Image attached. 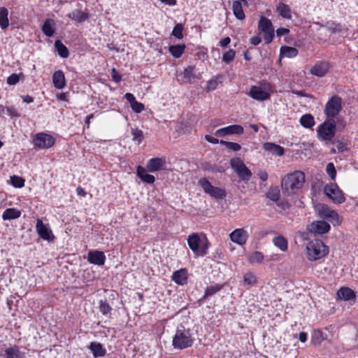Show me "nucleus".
Returning <instances> with one entry per match:
<instances>
[{
	"mask_svg": "<svg viewBox=\"0 0 358 358\" xmlns=\"http://www.w3.org/2000/svg\"><path fill=\"white\" fill-rule=\"evenodd\" d=\"M68 17L73 20L78 22H82L88 19L89 15L87 13L83 12L80 10L73 11L68 14Z\"/></svg>",
	"mask_w": 358,
	"mask_h": 358,
	"instance_id": "obj_30",
	"label": "nucleus"
},
{
	"mask_svg": "<svg viewBox=\"0 0 358 358\" xmlns=\"http://www.w3.org/2000/svg\"><path fill=\"white\" fill-rule=\"evenodd\" d=\"M173 280L178 285H185L187 281V273L185 269L176 271L173 273Z\"/></svg>",
	"mask_w": 358,
	"mask_h": 358,
	"instance_id": "obj_22",
	"label": "nucleus"
},
{
	"mask_svg": "<svg viewBox=\"0 0 358 358\" xmlns=\"http://www.w3.org/2000/svg\"><path fill=\"white\" fill-rule=\"evenodd\" d=\"M222 286L220 285H215L213 286L208 287L205 291L204 297H208L209 296H212L213 294L217 293L222 289Z\"/></svg>",
	"mask_w": 358,
	"mask_h": 358,
	"instance_id": "obj_46",
	"label": "nucleus"
},
{
	"mask_svg": "<svg viewBox=\"0 0 358 358\" xmlns=\"http://www.w3.org/2000/svg\"><path fill=\"white\" fill-rule=\"evenodd\" d=\"M264 148L269 153L277 156H282L284 155V148L280 145L273 143H265L264 144Z\"/></svg>",
	"mask_w": 358,
	"mask_h": 358,
	"instance_id": "obj_23",
	"label": "nucleus"
},
{
	"mask_svg": "<svg viewBox=\"0 0 358 358\" xmlns=\"http://www.w3.org/2000/svg\"><path fill=\"white\" fill-rule=\"evenodd\" d=\"M273 243L282 252H285L287 250V241L282 236H278L274 237L273 238Z\"/></svg>",
	"mask_w": 358,
	"mask_h": 358,
	"instance_id": "obj_33",
	"label": "nucleus"
},
{
	"mask_svg": "<svg viewBox=\"0 0 358 358\" xmlns=\"http://www.w3.org/2000/svg\"><path fill=\"white\" fill-rule=\"evenodd\" d=\"M330 69V64L327 62H319L316 63L311 69L310 73L317 77L325 76Z\"/></svg>",
	"mask_w": 358,
	"mask_h": 358,
	"instance_id": "obj_17",
	"label": "nucleus"
},
{
	"mask_svg": "<svg viewBox=\"0 0 358 358\" xmlns=\"http://www.w3.org/2000/svg\"><path fill=\"white\" fill-rule=\"evenodd\" d=\"M76 192L78 196L85 197L87 195V192L81 187H78Z\"/></svg>",
	"mask_w": 358,
	"mask_h": 358,
	"instance_id": "obj_62",
	"label": "nucleus"
},
{
	"mask_svg": "<svg viewBox=\"0 0 358 358\" xmlns=\"http://www.w3.org/2000/svg\"><path fill=\"white\" fill-rule=\"evenodd\" d=\"M320 213L324 215L326 217H329L332 220L336 221L337 223H339V216L338 213L333 210H331L327 206L322 205L321 208L319 210Z\"/></svg>",
	"mask_w": 358,
	"mask_h": 358,
	"instance_id": "obj_27",
	"label": "nucleus"
},
{
	"mask_svg": "<svg viewBox=\"0 0 358 358\" xmlns=\"http://www.w3.org/2000/svg\"><path fill=\"white\" fill-rule=\"evenodd\" d=\"M218 85V81L216 78L209 80L206 85L205 90L208 92L215 90Z\"/></svg>",
	"mask_w": 358,
	"mask_h": 358,
	"instance_id": "obj_50",
	"label": "nucleus"
},
{
	"mask_svg": "<svg viewBox=\"0 0 358 358\" xmlns=\"http://www.w3.org/2000/svg\"><path fill=\"white\" fill-rule=\"evenodd\" d=\"M124 98L127 99V101L128 102H129V103H130V105H131V104H132V103H134V101H136V98L134 97V96L132 94H131V93H127V94H125V95H124Z\"/></svg>",
	"mask_w": 358,
	"mask_h": 358,
	"instance_id": "obj_57",
	"label": "nucleus"
},
{
	"mask_svg": "<svg viewBox=\"0 0 358 358\" xmlns=\"http://www.w3.org/2000/svg\"><path fill=\"white\" fill-rule=\"evenodd\" d=\"M328 252L327 247L318 239L310 241L306 245V256L310 261H316Z\"/></svg>",
	"mask_w": 358,
	"mask_h": 358,
	"instance_id": "obj_2",
	"label": "nucleus"
},
{
	"mask_svg": "<svg viewBox=\"0 0 358 358\" xmlns=\"http://www.w3.org/2000/svg\"><path fill=\"white\" fill-rule=\"evenodd\" d=\"M100 312L106 316H109L111 314L112 308L109 303L105 300H101L99 301V306Z\"/></svg>",
	"mask_w": 358,
	"mask_h": 358,
	"instance_id": "obj_40",
	"label": "nucleus"
},
{
	"mask_svg": "<svg viewBox=\"0 0 358 358\" xmlns=\"http://www.w3.org/2000/svg\"><path fill=\"white\" fill-rule=\"evenodd\" d=\"M233 13L236 17L243 20L245 19V13L243 10L242 4L239 1H234L232 5Z\"/></svg>",
	"mask_w": 358,
	"mask_h": 358,
	"instance_id": "obj_34",
	"label": "nucleus"
},
{
	"mask_svg": "<svg viewBox=\"0 0 358 358\" xmlns=\"http://www.w3.org/2000/svg\"><path fill=\"white\" fill-rule=\"evenodd\" d=\"M205 139L209 142V143H213V144H217L218 143H220L219 140L215 137H213L210 135H206L205 136Z\"/></svg>",
	"mask_w": 358,
	"mask_h": 358,
	"instance_id": "obj_58",
	"label": "nucleus"
},
{
	"mask_svg": "<svg viewBox=\"0 0 358 358\" xmlns=\"http://www.w3.org/2000/svg\"><path fill=\"white\" fill-rule=\"evenodd\" d=\"M337 295L339 299L348 301L355 298V292L348 287H341L337 292Z\"/></svg>",
	"mask_w": 358,
	"mask_h": 358,
	"instance_id": "obj_25",
	"label": "nucleus"
},
{
	"mask_svg": "<svg viewBox=\"0 0 358 358\" xmlns=\"http://www.w3.org/2000/svg\"><path fill=\"white\" fill-rule=\"evenodd\" d=\"M280 194V189L278 187H271L267 192L266 196L269 199L273 201H276L279 199Z\"/></svg>",
	"mask_w": 358,
	"mask_h": 358,
	"instance_id": "obj_42",
	"label": "nucleus"
},
{
	"mask_svg": "<svg viewBox=\"0 0 358 358\" xmlns=\"http://www.w3.org/2000/svg\"><path fill=\"white\" fill-rule=\"evenodd\" d=\"M326 171L332 180H335L336 171L335 169L334 165L332 163L327 164Z\"/></svg>",
	"mask_w": 358,
	"mask_h": 358,
	"instance_id": "obj_52",
	"label": "nucleus"
},
{
	"mask_svg": "<svg viewBox=\"0 0 358 358\" xmlns=\"http://www.w3.org/2000/svg\"><path fill=\"white\" fill-rule=\"evenodd\" d=\"M90 348L95 357L103 356L106 354V350L99 343L92 342Z\"/></svg>",
	"mask_w": 358,
	"mask_h": 358,
	"instance_id": "obj_36",
	"label": "nucleus"
},
{
	"mask_svg": "<svg viewBox=\"0 0 358 358\" xmlns=\"http://www.w3.org/2000/svg\"><path fill=\"white\" fill-rule=\"evenodd\" d=\"M220 143L225 145L227 148L232 150L234 151H238L241 150V145L237 143L234 142H227L223 140L220 141Z\"/></svg>",
	"mask_w": 358,
	"mask_h": 358,
	"instance_id": "obj_48",
	"label": "nucleus"
},
{
	"mask_svg": "<svg viewBox=\"0 0 358 358\" xmlns=\"http://www.w3.org/2000/svg\"><path fill=\"white\" fill-rule=\"evenodd\" d=\"M168 164L164 157H155L150 159L147 163V169L150 172L162 170H169Z\"/></svg>",
	"mask_w": 358,
	"mask_h": 358,
	"instance_id": "obj_11",
	"label": "nucleus"
},
{
	"mask_svg": "<svg viewBox=\"0 0 358 358\" xmlns=\"http://www.w3.org/2000/svg\"><path fill=\"white\" fill-rule=\"evenodd\" d=\"M137 175L143 182L148 184H152L155 180V177L148 173L146 170L141 166L137 168Z\"/></svg>",
	"mask_w": 358,
	"mask_h": 358,
	"instance_id": "obj_26",
	"label": "nucleus"
},
{
	"mask_svg": "<svg viewBox=\"0 0 358 358\" xmlns=\"http://www.w3.org/2000/svg\"><path fill=\"white\" fill-rule=\"evenodd\" d=\"M6 358H24V354L17 346L7 348L4 354Z\"/></svg>",
	"mask_w": 358,
	"mask_h": 358,
	"instance_id": "obj_28",
	"label": "nucleus"
},
{
	"mask_svg": "<svg viewBox=\"0 0 358 358\" xmlns=\"http://www.w3.org/2000/svg\"><path fill=\"white\" fill-rule=\"evenodd\" d=\"M335 129V121L333 119H330L327 121H325L322 125L319 127L317 132L318 135L324 141H329L334 136Z\"/></svg>",
	"mask_w": 358,
	"mask_h": 358,
	"instance_id": "obj_8",
	"label": "nucleus"
},
{
	"mask_svg": "<svg viewBox=\"0 0 358 358\" xmlns=\"http://www.w3.org/2000/svg\"><path fill=\"white\" fill-rule=\"evenodd\" d=\"M230 164L233 170L242 180L248 181L250 179L252 172L240 158L236 157L231 159Z\"/></svg>",
	"mask_w": 358,
	"mask_h": 358,
	"instance_id": "obj_5",
	"label": "nucleus"
},
{
	"mask_svg": "<svg viewBox=\"0 0 358 358\" xmlns=\"http://www.w3.org/2000/svg\"><path fill=\"white\" fill-rule=\"evenodd\" d=\"M308 229L311 233L322 234L329 231L330 225L325 221H315L313 222Z\"/></svg>",
	"mask_w": 358,
	"mask_h": 358,
	"instance_id": "obj_15",
	"label": "nucleus"
},
{
	"mask_svg": "<svg viewBox=\"0 0 358 358\" xmlns=\"http://www.w3.org/2000/svg\"><path fill=\"white\" fill-rule=\"evenodd\" d=\"M305 182V175L301 171H296L286 175L282 180V191L287 195L294 194Z\"/></svg>",
	"mask_w": 358,
	"mask_h": 358,
	"instance_id": "obj_1",
	"label": "nucleus"
},
{
	"mask_svg": "<svg viewBox=\"0 0 358 358\" xmlns=\"http://www.w3.org/2000/svg\"><path fill=\"white\" fill-rule=\"evenodd\" d=\"M185 49V44H178V45H171L169 47V52L174 57L179 58L184 52Z\"/></svg>",
	"mask_w": 358,
	"mask_h": 358,
	"instance_id": "obj_37",
	"label": "nucleus"
},
{
	"mask_svg": "<svg viewBox=\"0 0 358 358\" xmlns=\"http://www.w3.org/2000/svg\"><path fill=\"white\" fill-rule=\"evenodd\" d=\"M325 194L335 203H342L345 199L342 190L336 183H330L324 188Z\"/></svg>",
	"mask_w": 358,
	"mask_h": 358,
	"instance_id": "obj_6",
	"label": "nucleus"
},
{
	"mask_svg": "<svg viewBox=\"0 0 358 358\" xmlns=\"http://www.w3.org/2000/svg\"><path fill=\"white\" fill-rule=\"evenodd\" d=\"M230 239L232 242L243 245L248 238V234L246 230L243 228H239L234 230L229 235Z\"/></svg>",
	"mask_w": 358,
	"mask_h": 358,
	"instance_id": "obj_13",
	"label": "nucleus"
},
{
	"mask_svg": "<svg viewBox=\"0 0 358 358\" xmlns=\"http://www.w3.org/2000/svg\"><path fill=\"white\" fill-rule=\"evenodd\" d=\"M19 81V76L16 73H13L7 78V83L10 85H13Z\"/></svg>",
	"mask_w": 358,
	"mask_h": 358,
	"instance_id": "obj_54",
	"label": "nucleus"
},
{
	"mask_svg": "<svg viewBox=\"0 0 358 358\" xmlns=\"http://www.w3.org/2000/svg\"><path fill=\"white\" fill-rule=\"evenodd\" d=\"M55 46L61 57L66 58L69 57V52L67 48L59 40L55 41Z\"/></svg>",
	"mask_w": 358,
	"mask_h": 358,
	"instance_id": "obj_38",
	"label": "nucleus"
},
{
	"mask_svg": "<svg viewBox=\"0 0 358 358\" xmlns=\"http://www.w3.org/2000/svg\"><path fill=\"white\" fill-rule=\"evenodd\" d=\"M199 184L206 194H208L213 198L221 199L226 196V193L224 189L213 186L206 178H201L199 181Z\"/></svg>",
	"mask_w": 358,
	"mask_h": 358,
	"instance_id": "obj_9",
	"label": "nucleus"
},
{
	"mask_svg": "<svg viewBox=\"0 0 358 358\" xmlns=\"http://www.w3.org/2000/svg\"><path fill=\"white\" fill-rule=\"evenodd\" d=\"M182 29V25L181 24H177L172 31V35L176 36L177 38H182L183 37Z\"/></svg>",
	"mask_w": 358,
	"mask_h": 358,
	"instance_id": "obj_51",
	"label": "nucleus"
},
{
	"mask_svg": "<svg viewBox=\"0 0 358 358\" xmlns=\"http://www.w3.org/2000/svg\"><path fill=\"white\" fill-rule=\"evenodd\" d=\"M8 10L5 7H0V27L6 29L9 25Z\"/></svg>",
	"mask_w": 358,
	"mask_h": 358,
	"instance_id": "obj_35",
	"label": "nucleus"
},
{
	"mask_svg": "<svg viewBox=\"0 0 358 358\" xmlns=\"http://www.w3.org/2000/svg\"><path fill=\"white\" fill-rule=\"evenodd\" d=\"M298 55V50L296 48L289 46H282L280 48V57H285L288 58L295 57Z\"/></svg>",
	"mask_w": 358,
	"mask_h": 358,
	"instance_id": "obj_32",
	"label": "nucleus"
},
{
	"mask_svg": "<svg viewBox=\"0 0 358 358\" xmlns=\"http://www.w3.org/2000/svg\"><path fill=\"white\" fill-rule=\"evenodd\" d=\"M258 176L262 181H266L268 179V173L265 171H259Z\"/></svg>",
	"mask_w": 358,
	"mask_h": 358,
	"instance_id": "obj_59",
	"label": "nucleus"
},
{
	"mask_svg": "<svg viewBox=\"0 0 358 358\" xmlns=\"http://www.w3.org/2000/svg\"><path fill=\"white\" fill-rule=\"evenodd\" d=\"M182 74L187 83H192L196 79L201 78V73L198 72L196 68L192 66L185 68Z\"/></svg>",
	"mask_w": 358,
	"mask_h": 358,
	"instance_id": "obj_20",
	"label": "nucleus"
},
{
	"mask_svg": "<svg viewBox=\"0 0 358 358\" xmlns=\"http://www.w3.org/2000/svg\"><path fill=\"white\" fill-rule=\"evenodd\" d=\"M112 78L113 80L117 83L121 80V76L114 68L112 69Z\"/></svg>",
	"mask_w": 358,
	"mask_h": 358,
	"instance_id": "obj_55",
	"label": "nucleus"
},
{
	"mask_svg": "<svg viewBox=\"0 0 358 358\" xmlns=\"http://www.w3.org/2000/svg\"><path fill=\"white\" fill-rule=\"evenodd\" d=\"M236 52L234 50L230 49L227 52L223 54L222 60L227 64L232 62L235 57Z\"/></svg>",
	"mask_w": 358,
	"mask_h": 358,
	"instance_id": "obj_47",
	"label": "nucleus"
},
{
	"mask_svg": "<svg viewBox=\"0 0 358 358\" xmlns=\"http://www.w3.org/2000/svg\"><path fill=\"white\" fill-rule=\"evenodd\" d=\"M87 260L91 264L102 266L106 261L104 253L99 250H93L88 252Z\"/></svg>",
	"mask_w": 358,
	"mask_h": 358,
	"instance_id": "obj_19",
	"label": "nucleus"
},
{
	"mask_svg": "<svg viewBox=\"0 0 358 358\" xmlns=\"http://www.w3.org/2000/svg\"><path fill=\"white\" fill-rule=\"evenodd\" d=\"M248 94L253 99L257 101L267 100L270 97V94L258 86H252Z\"/></svg>",
	"mask_w": 358,
	"mask_h": 358,
	"instance_id": "obj_18",
	"label": "nucleus"
},
{
	"mask_svg": "<svg viewBox=\"0 0 358 358\" xmlns=\"http://www.w3.org/2000/svg\"><path fill=\"white\" fill-rule=\"evenodd\" d=\"M52 82L55 88L61 90L65 87L66 81L64 73L61 71H57L53 73Z\"/></svg>",
	"mask_w": 358,
	"mask_h": 358,
	"instance_id": "obj_21",
	"label": "nucleus"
},
{
	"mask_svg": "<svg viewBox=\"0 0 358 358\" xmlns=\"http://www.w3.org/2000/svg\"><path fill=\"white\" fill-rule=\"evenodd\" d=\"M36 228L40 237L43 239L50 241L54 238V236L52 235L51 230L48 226L43 224L41 220H37Z\"/></svg>",
	"mask_w": 358,
	"mask_h": 358,
	"instance_id": "obj_16",
	"label": "nucleus"
},
{
	"mask_svg": "<svg viewBox=\"0 0 358 358\" xmlns=\"http://www.w3.org/2000/svg\"><path fill=\"white\" fill-rule=\"evenodd\" d=\"M131 107L132 110L137 113H141L145 108L144 105L137 101L132 103Z\"/></svg>",
	"mask_w": 358,
	"mask_h": 358,
	"instance_id": "obj_53",
	"label": "nucleus"
},
{
	"mask_svg": "<svg viewBox=\"0 0 358 358\" xmlns=\"http://www.w3.org/2000/svg\"><path fill=\"white\" fill-rule=\"evenodd\" d=\"M55 22L51 19H47L42 26V31L47 36H53L55 29L54 28Z\"/></svg>",
	"mask_w": 358,
	"mask_h": 358,
	"instance_id": "obj_31",
	"label": "nucleus"
},
{
	"mask_svg": "<svg viewBox=\"0 0 358 358\" xmlns=\"http://www.w3.org/2000/svg\"><path fill=\"white\" fill-rule=\"evenodd\" d=\"M243 131L242 126L233 124L217 130L215 135L217 137H224L229 134H241L243 133Z\"/></svg>",
	"mask_w": 358,
	"mask_h": 358,
	"instance_id": "obj_14",
	"label": "nucleus"
},
{
	"mask_svg": "<svg viewBox=\"0 0 358 358\" xmlns=\"http://www.w3.org/2000/svg\"><path fill=\"white\" fill-rule=\"evenodd\" d=\"M34 145L41 149H47L55 143V139L48 134H38L34 139Z\"/></svg>",
	"mask_w": 358,
	"mask_h": 358,
	"instance_id": "obj_12",
	"label": "nucleus"
},
{
	"mask_svg": "<svg viewBox=\"0 0 358 358\" xmlns=\"http://www.w3.org/2000/svg\"><path fill=\"white\" fill-rule=\"evenodd\" d=\"M193 343V339L191 337L189 330L178 329L173 338V346L176 349H185L191 347Z\"/></svg>",
	"mask_w": 358,
	"mask_h": 358,
	"instance_id": "obj_4",
	"label": "nucleus"
},
{
	"mask_svg": "<svg viewBox=\"0 0 358 358\" xmlns=\"http://www.w3.org/2000/svg\"><path fill=\"white\" fill-rule=\"evenodd\" d=\"M22 215L20 210L15 208H9L5 210L2 214L3 220H10L19 218Z\"/></svg>",
	"mask_w": 358,
	"mask_h": 358,
	"instance_id": "obj_24",
	"label": "nucleus"
},
{
	"mask_svg": "<svg viewBox=\"0 0 358 358\" xmlns=\"http://www.w3.org/2000/svg\"><path fill=\"white\" fill-rule=\"evenodd\" d=\"M289 32V30L288 29L282 28V27L278 29L276 31V34L278 36L286 35Z\"/></svg>",
	"mask_w": 358,
	"mask_h": 358,
	"instance_id": "obj_56",
	"label": "nucleus"
},
{
	"mask_svg": "<svg viewBox=\"0 0 358 358\" xmlns=\"http://www.w3.org/2000/svg\"><path fill=\"white\" fill-rule=\"evenodd\" d=\"M243 281L248 285H255L257 283V278L250 272L246 273L243 276Z\"/></svg>",
	"mask_w": 358,
	"mask_h": 358,
	"instance_id": "obj_45",
	"label": "nucleus"
},
{
	"mask_svg": "<svg viewBox=\"0 0 358 358\" xmlns=\"http://www.w3.org/2000/svg\"><path fill=\"white\" fill-rule=\"evenodd\" d=\"M301 124L306 128H310L315 124L313 117L310 114H305L300 118Z\"/></svg>",
	"mask_w": 358,
	"mask_h": 358,
	"instance_id": "obj_39",
	"label": "nucleus"
},
{
	"mask_svg": "<svg viewBox=\"0 0 358 358\" xmlns=\"http://www.w3.org/2000/svg\"><path fill=\"white\" fill-rule=\"evenodd\" d=\"M258 29L264 34V39L266 43L272 41L274 36V30L270 20L262 16L259 21Z\"/></svg>",
	"mask_w": 358,
	"mask_h": 358,
	"instance_id": "obj_7",
	"label": "nucleus"
},
{
	"mask_svg": "<svg viewBox=\"0 0 358 358\" xmlns=\"http://www.w3.org/2000/svg\"><path fill=\"white\" fill-rule=\"evenodd\" d=\"M22 98L23 101L27 103H31L34 101V99L29 95L23 96Z\"/></svg>",
	"mask_w": 358,
	"mask_h": 358,
	"instance_id": "obj_64",
	"label": "nucleus"
},
{
	"mask_svg": "<svg viewBox=\"0 0 358 358\" xmlns=\"http://www.w3.org/2000/svg\"><path fill=\"white\" fill-rule=\"evenodd\" d=\"M10 184L16 188H21L24 185V180L20 176H12L10 178Z\"/></svg>",
	"mask_w": 358,
	"mask_h": 358,
	"instance_id": "obj_43",
	"label": "nucleus"
},
{
	"mask_svg": "<svg viewBox=\"0 0 358 358\" xmlns=\"http://www.w3.org/2000/svg\"><path fill=\"white\" fill-rule=\"evenodd\" d=\"M324 340L322 332L320 330L314 331L312 336V341L315 345H319Z\"/></svg>",
	"mask_w": 358,
	"mask_h": 358,
	"instance_id": "obj_49",
	"label": "nucleus"
},
{
	"mask_svg": "<svg viewBox=\"0 0 358 358\" xmlns=\"http://www.w3.org/2000/svg\"><path fill=\"white\" fill-rule=\"evenodd\" d=\"M341 99L338 96H332L325 106V113L329 117H334L342 108Z\"/></svg>",
	"mask_w": 358,
	"mask_h": 358,
	"instance_id": "obj_10",
	"label": "nucleus"
},
{
	"mask_svg": "<svg viewBox=\"0 0 358 358\" xmlns=\"http://www.w3.org/2000/svg\"><path fill=\"white\" fill-rule=\"evenodd\" d=\"M262 39L259 36H254L252 38H250V43L253 45H257L260 43Z\"/></svg>",
	"mask_w": 358,
	"mask_h": 358,
	"instance_id": "obj_60",
	"label": "nucleus"
},
{
	"mask_svg": "<svg viewBox=\"0 0 358 358\" xmlns=\"http://www.w3.org/2000/svg\"><path fill=\"white\" fill-rule=\"evenodd\" d=\"M133 140L140 144L143 140V133L141 130L132 128L131 130Z\"/></svg>",
	"mask_w": 358,
	"mask_h": 358,
	"instance_id": "obj_44",
	"label": "nucleus"
},
{
	"mask_svg": "<svg viewBox=\"0 0 358 358\" xmlns=\"http://www.w3.org/2000/svg\"><path fill=\"white\" fill-rule=\"evenodd\" d=\"M230 42H231L230 38L226 37L220 41V45L222 47H226L227 45H228L229 44Z\"/></svg>",
	"mask_w": 358,
	"mask_h": 358,
	"instance_id": "obj_61",
	"label": "nucleus"
},
{
	"mask_svg": "<svg viewBox=\"0 0 358 358\" xmlns=\"http://www.w3.org/2000/svg\"><path fill=\"white\" fill-rule=\"evenodd\" d=\"M264 260V255L262 252L255 251L251 253L248 257L250 264H260Z\"/></svg>",
	"mask_w": 358,
	"mask_h": 358,
	"instance_id": "obj_41",
	"label": "nucleus"
},
{
	"mask_svg": "<svg viewBox=\"0 0 358 358\" xmlns=\"http://www.w3.org/2000/svg\"><path fill=\"white\" fill-rule=\"evenodd\" d=\"M277 11L283 18L292 19V10L288 5L280 3L277 6Z\"/></svg>",
	"mask_w": 358,
	"mask_h": 358,
	"instance_id": "obj_29",
	"label": "nucleus"
},
{
	"mask_svg": "<svg viewBox=\"0 0 358 358\" xmlns=\"http://www.w3.org/2000/svg\"><path fill=\"white\" fill-rule=\"evenodd\" d=\"M187 243L196 255L203 256L207 254V239L205 237L202 239L198 234L193 233L188 236Z\"/></svg>",
	"mask_w": 358,
	"mask_h": 358,
	"instance_id": "obj_3",
	"label": "nucleus"
},
{
	"mask_svg": "<svg viewBox=\"0 0 358 358\" xmlns=\"http://www.w3.org/2000/svg\"><path fill=\"white\" fill-rule=\"evenodd\" d=\"M299 339L302 343L306 342L307 339L306 334L305 332H301L299 335Z\"/></svg>",
	"mask_w": 358,
	"mask_h": 358,
	"instance_id": "obj_63",
	"label": "nucleus"
}]
</instances>
